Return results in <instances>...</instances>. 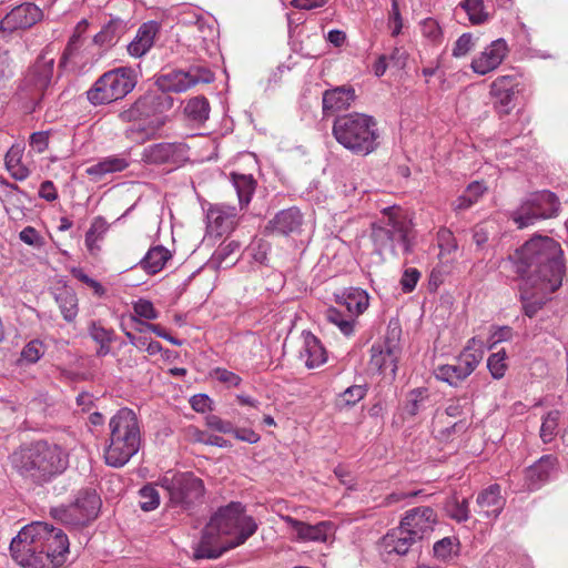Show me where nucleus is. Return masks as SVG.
<instances>
[{
    "instance_id": "1",
    "label": "nucleus",
    "mask_w": 568,
    "mask_h": 568,
    "mask_svg": "<svg viewBox=\"0 0 568 568\" xmlns=\"http://www.w3.org/2000/svg\"><path fill=\"white\" fill-rule=\"evenodd\" d=\"M524 284L560 287L566 272L561 245L549 236L536 235L508 255Z\"/></svg>"
},
{
    "instance_id": "2",
    "label": "nucleus",
    "mask_w": 568,
    "mask_h": 568,
    "mask_svg": "<svg viewBox=\"0 0 568 568\" xmlns=\"http://www.w3.org/2000/svg\"><path fill=\"white\" fill-rule=\"evenodd\" d=\"M69 546L62 529L36 521L24 526L11 540L10 552L24 568H60L67 560Z\"/></svg>"
},
{
    "instance_id": "3",
    "label": "nucleus",
    "mask_w": 568,
    "mask_h": 568,
    "mask_svg": "<svg viewBox=\"0 0 568 568\" xmlns=\"http://www.w3.org/2000/svg\"><path fill=\"white\" fill-rule=\"evenodd\" d=\"M257 528L255 519L246 515L245 507L240 501H231L211 517L194 556L197 559H216L243 545Z\"/></svg>"
},
{
    "instance_id": "4",
    "label": "nucleus",
    "mask_w": 568,
    "mask_h": 568,
    "mask_svg": "<svg viewBox=\"0 0 568 568\" xmlns=\"http://www.w3.org/2000/svg\"><path fill=\"white\" fill-rule=\"evenodd\" d=\"M12 467L24 479L43 485L61 475L69 464L68 454L58 445L38 442L13 453Z\"/></svg>"
},
{
    "instance_id": "5",
    "label": "nucleus",
    "mask_w": 568,
    "mask_h": 568,
    "mask_svg": "<svg viewBox=\"0 0 568 568\" xmlns=\"http://www.w3.org/2000/svg\"><path fill=\"white\" fill-rule=\"evenodd\" d=\"M172 106L173 98L171 95L158 90H150L129 108L120 111L118 118L123 123H133L125 130L128 139L145 141L153 138L164 124V120L160 115Z\"/></svg>"
},
{
    "instance_id": "6",
    "label": "nucleus",
    "mask_w": 568,
    "mask_h": 568,
    "mask_svg": "<svg viewBox=\"0 0 568 568\" xmlns=\"http://www.w3.org/2000/svg\"><path fill=\"white\" fill-rule=\"evenodd\" d=\"M335 140L353 154L365 156L379 146V131L374 116L353 112L334 120Z\"/></svg>"
},
{
    "instance_id": "7",
    "label": "nucleus",
    "mask_w": 568,
    "mask_h": 568,
    "mask_svg": "<svg viewBox=\"0 0 568 568\" xmlns=\"http://www.w3.org/2000/svg\"><path fill=\"white\" fill-rule=\"evenodd\" d=\"M110 444L104 458L109 466L119 468L133 457L141 444V434L135 413L130 408H121L110 419Z\"/></svg>"
},
{
    "instance_id": "8",
    "label": "nucleus",
    "mask_w": 568,
    "mask_h": 568,
    "mask_svg": "<svg viewBox=\"0 0 568 568\" xmlns=\"http://www.w3.org/2000/svg\"><path fill=\"white\" fill-rule=\"evenodd\" d=\"M159 485L168 493L169 506L183 511H193L203 504L205 486L201 478L191 471L163 476Z\"/></svg>"
},
{
    "instance_id": "9",
    "label": "nucleus",
    "mask_w": 568,
    "mask_h": 568,
    "mask_svg": "<svg viewBox=\"0 0 568 568\" xmlns=\"http://www.w3.org/2000/svg\"><path fill=\"white\" fill-rule=\"evenodd\" d=\"M134 71L130 68H116L103 73L87 92L93 105L109 104L123 99L135 87Z\"/></svg>"
},
{
    "instance_id": "10",
    "label": "nucleus",
    "mask_w": 568,
    "mask_h": 568,
    "mask_svg": "<svg viewBox=\"0 0 568 568\" xmlns=\"http://www.w3.org/2000/svg\"><path fill=\"white\" fill-rule=\"evenodd\" d=\"M101 498L95 489H81L74 501L67 506L51 508V516L70 526H84L98 517Z\"/></svg>"
},
{
    "instance_id": "11",
    "label": "nucleus",
    "mask_w": 568,
    "mask_h": 568,
    "mask_svg": "<svg viewBox=\"0 0 568 568\" xmlns=\"http://www.w3.org/2000/svg\"><path fill=\"white\" fill-rule=\"evenodd\" d=\"M560 202L557 195L548 190L531 193L521 205L514 211L513 220L519 229L527 227L540 219L557 215Z\"/></svg>"
},
{
    "instance_id": "12",
    "label": "nucleus",
    "mask_w": 568,
    "mask_h": 568,
    "mask_svg": "<svg viewBox=\"0 0 568 568\" xmlns=\"http://www.w3.org/2000/svg\"><path fill=\"white\" fill-rule=\"evenodd\" d=\"M53 64V59L47 60L44 57H40L28 70L19 85V94L21 99L29 100L32 104V111L40 103L44 91L51 83Z\"/></svg>"
},
{
    "instance_id": "13",
    "label": "nucleus",
    "mask_w": 568,
    "mask_h": 568,
    "mask_svg": "<svg viewBox=\"0 0 568 568\" xmlns=\"http://www.w3.org/2000/svg\"><path fill=\"white\" fill-rule=\"evenodd\" d=\"M371 237L379 250L394 248V243L399 242L405 253L410 252L408 224L393 215H389L383 225L373 224Z\"/></svg>"
},
{
    "instance_id": "14",
    "label": "nucleus",
    "mask_w": 568,
    "mask_h": 568,
    "mask_svg": "<svg viewBox=\"0 0 568 568\" xmlns=\"http://www.w3.org/2000/svg\"><path fill=\"white\" fill-rule=\"evenodd\" d=\"M483 351H471L467 346L456 359V364L440 365L436 368L435 375L438 379L457 386L459 382L469 376L483 359Z\"/></svg>"
},
{
    "instance_id": "15",
    "label": "nucleus",
    "mask_w": 568,
    "mask_h": 568,
    "mask_svg": "<svg viewBox=\"0 0 568 568\" xmlns=\"http://www.w3.org/2000/svg\"><path fill=\"white\" fill-rule=\"evenodd\" d=\"M189 148L184 143L161 142L143 149L141 160L146 164H175L180 165L187 159Z\"/></svg>"
},
{
    "instance_id": "16",
    "label": "nucleus",
    "mask_w": 568,
    "mask_h": 568,
    "mask_svg": "<svg viewBox=\"0 0 568 568\" xmlns=\"http://www.w3.org/2000/svg\"><path fill=\"white\" fill-rule=\"evenodd\" d=\"M399 329L392 328L389 335L382 344H374L371 348V366L379 373L387 369L395 374L397 371V359L399 354L398 335Z\"/></svg>"
},
{
    "instance_id": "17",
    "label": "nucleus",
    "mask_w": 568,
    "mask_h": 568,
    "mask_svg": "<svg viewBox=\"0 0 568 568\" xmlns=\"http://www.w3.org/2000/svg\"><path fill=\"white\" fill-rule=\"evenodd\" d=\"M490 97L495 111L500 115H508L515 108V97L519 93V82L514 75H501L490 84Z\"/></svg>"
},
{
    "instance_id": "18",
    "label": "nucleus",
    "mask_w": 568,
    "mask_h": 568,
    "mask_svg": "<svg viewBox=\"0 0 568 568\" xmlns=\"http://www.w3.org/2000/svg\"><path fill=\"white\" fill-rule=\"evenodd\" d=\"M560 466L557 456L544 455L524 471L525 486L529 491L540 489L545 484L555 478Z\"/></svg>"
},
{
    "instance_id": "19",
    "label": "nucleus",
    "mask_w": 568,
    "mask_h": 568,
    "mask_svg": "<svg viewBox=\"0 0 568 568\" xmlns=\"http://www.w3.org/2000/svg\"><path fill=\"white\" fill-rule=\"evenodd\" d=\"M43 14L34 3L26 2L14 7L0 21L2 32L12 33L19 29H28L42 19Z\"/></svg>"
},
{
    "instance_id": "20",
    "label": "nucleus",
    "mask_w": 568,
    "mask_h": 568,
    "mask_svg": "<svg viewBox=\"0 0 568 568\" xmlns=\"http://www.w3.org/2000/svg\"><path fill=\"white\" fill-rule=\"evenodd\" d=\"M559 287L545 286V285H531L520 283L519 294L520 302L523 304V312L528 317H534L550 300V295L556 292Z\"/></svg>"
},
{
    "instance_id": "21",
    "label": "nucleus",
    "mask_w": 568,
    "mask_h": 568,
    "mask_svg": "<svg viewBox=\"0 0 568 568\" xmlns=\"http://www.w3.org/2000/svg\"><path fill=\"white\" fill-rule=\"evenodd\" d=\"M508 53V45L504 39L493 41L479 57L471 61V69L475 73L485 75L497 69Z\"/></svg>"
},
{
    "instance_id": "22",
    "label": "nucleus",
    "mask_w": 568,
    "mask_h": 568,
    "mask_svg": "<svg viewBox=\"0 0 568 568\" xmlns=\"http://www.w3.org/2000/svg\"><path fill=\"white\" fill-rule=\"evenodd\" d=\"M437 523V515L430 507H416L408 510L405 517L400 520L404 529H409L414 536L420 540L424 536L433 531Z\"/></svg>"
},
{
    "instance_id": "23",
    "label": "nucleus",
    "mask_w": 568,
    "mask_h": 568,
    "mask_svg": "<svg viewBox=\"0 0 568 568\" xmlns=\"http://www.w3.org/2000/svg\"><path fill=\"white\" fill-rule=\"evenodd\" d=\"M356 100L355 90L352 85H339L323 92V114L329 115L347 110Z\"/></svg>"
},
{
    "instance_id": "24",
    "label": "nucleus",
    "mask_w": 568,
    "mask_h": 568,
    "mask_svg": "<svg viewBox=\"0 0 568 568\" xmlns=\"http://www.w3.org/2000/svg\"><path fill=\"white\" fill-rule=\"evenodd\" d=\"M283 519L287 525L292 527V529L296 532L297 539L301 541L324 542L326 541L328 532L333 526L329 521H321L316 525H310L291 516H285Z\"/></svg>"
},
{
    "instance_id": "25",
    "label": "nucleus",
    "mask_w": 568,
    "mask_h": 568,
    "mask_svg": "<svg viewBox=\"0 0 568 568\" xmlns=\"http://www.w3.org/2000/svg\"><path fill=\"white\" fill-rule=\"evenodd\" d=\"M303 223V216L298 209L290 207L280 211L266 225V231L280 235H288L300 231Z\"/></svg>"
},
{
    "instance_id": "26",
    "label": "nucleus",
    "mask_w": 568,
    "mask_h": 568,
    "mask_svg": "<svg viewBox=\"0 0 568 568\" xmlns=\"http://www.w3.org/2000/svg\"><path fill=\"white\" fill-rule=\"evenodd\" d=\"M417 540H420L417 536H414L409 529H404V525L399 526L383 538L385 549L388 554L406 555Z\"/></svg>"
},
{
    "instance_id": "27",
    "label": "nucleus",
    "mask_w": 568,
    "mask_h": 568,
    "mask_svg": "<svg viewBox=\"0 0 568 568\" xmlns=\"http://www.w3.org/2000/svg\"><path fill=\"white\" fill-rule=\"evenodd\" d=\"M158 32V22L149 21L143 23L138 29L135 38L128 44L130 55L135 58L144 55L152 48Z\"/></svg>"
},
{
    "instance_id": "28",
    "label": "nucleus",
    "mask_w": 568,
    "mask_h": 568,
    "mask_svg": "<svg viewBox=\"0 0 568 568\" xmlns=\"http://www.w3.org/2000/svg\"><path fill=\"white\" fill-rule=\"evenodd\" d=\"M335 302L347 310L349 317H357L368 307V294L362 288L349 287L335 294Z\"/></svg>"
},
{
    "instance_id": "29",
    "label": "nucleus",
    "mask_w": 568,
    "mask_h": 568,
    "mask_svg": "<svg viewBox=\"0 0 568 568\" xmlns=\"http://www.w3.org/2000/svg\"><path fill=\"white\" fill-rule=\"evenodd\" d=\"M190 77L187 70H172L161 74L156 79L155 84L158 85L159 92L166 94H169V92L181 93L192 88Z\"/></svg>"
},
{
    "instance_id": "30",
    "label": "nucleus",
    "mask_w": 568,
    "mask_h": 568,
    "mask_svg": "<svg viewBox=\"0 0 568 568\" xmlns=\"http://www.w3.org/2000/svg\"><path fill=\"white\" fill-rule=\"evenodd\" d=\"M241 244L237 241H223L213 253L210 263L216 268H227L236 263Z\"/></svg>"
},
{
    "instance_id": "31",
    "label": "nucleus",
    "mask_w": 568,
    "mask_h": 568,
    "mask_svg": "<svg viewBox=\"0 0 568 568\" xmlns=\"http://www.w3.org/2000/svg\"><path fill=\"white\" fill-rule=\"evenodd\" d=\"M300 354L308 368L317 367L326 362L325 348L312 333L304 335V346Z\"/></svg>"
},
{
    "instance_id": "32",
    "label": "nucleus",
    "mask_w": 568,
    "mask_h": 568,
    "mask_svg": "<svg viewBox=\"0 0 568 568\" xmlns=\"http://www.w3.org/2000/svg\"><path fill=\"white\" fill-rule=\"evenodd\" d=\"M476 501L487 517H497L504 506L499 485H490L478 495Z\"/></svg>"
},
{
    "instance_id": "33",
    "label": "nucleus",
    "mask_w": 568,
    "mask_h": 568,
    "mask_svg": "<svg viewBox=\"0 0 568 568\" xmlns=\"http://www.w3.org/2000/svg\"><path fill=\"white\" fill-rule=\"evenodd\" d=\"M172 257L171 252L162 245L151 247L140 261L141 267L150 275L163 270L166 262Z\"/></svg>"
},
{
    "instance_id": "34",
    "label": "nucleus",
    "mask_w": 568,
    "mask_h": 568,
    "mask_svg": "<svg viewBox=\"0 0 568 568\" xmlns=\"http://www.w3.org/2000/svg\"><path fill=\"white\" fill-rule=\"evenodd\" d=\"M129 166V161L121 156H108L100 162L87 168L88 175L95 180H101L104 175L115 172H122Z\"/></svg>"
},
{
    "instance_id": "35",
    "label": "nucleus",
    "mask_w": 568,
    "mask_h": 568,
    "mask_svg": "<svg viewBox=\"0 0 568 568\" xmlns=\"http://www.w3.org/2000/svg\"><path fill=\"white\" fill-rule=\"evenodd\" d=\"M184 114L192 122L204 123L210 114L209 100L203 95L190 99L184 106Z\"/></svg>"
},
{
    "instance_id": "36",
    "label": "nucleus",
    "mask_w": 568,
    "mask_h": 568,
    "mask_svg": "<svg viewBox=\"0 0 568 568\" xmlns=\"http://www.w3.org/2000/svg\"><path fill=\"white\" fill-rule=\"evenodd\" d=\"M234 189L237 193L241 207L247 205L256 187V181L252 175L232 173Z\"/></svg>"
},
{
    "instance_id": "37",
    "label": "nucleus",
    "mask_w": 568,
    "mask_h": 568,
    "mask_svg": "<svg viewBox=\"0 0 568 568\" xmlns=\"http://www.w3.org/2000/svg\"><path fill=\"white\" fill-rule=\"evenodd\" d=\"M55 301L59 304L63 318L67 322H72L78 315V298L75 293L68 287L59 288L55 293Z\"/></svg>"
},
{
    "instance_id": "38",
    "label": "nucleus",
    "mask_w": 568,
    "mask_h": 568,
    "mask_svg": "<svg viewBox=\"0 0 568 568\" xmlns=\"http://www.w3.org/2000/svg\"><path fill=\"white\" fill-rule=\"evenodd\" d=\"M207 220L210 226L222 235L230 232L234 227V214L225 213L220 207H212L207 212Z\"/></svg>"
},
{
    "instance_id": "39",
    "label": "nucleus",
    "mask_w": 568,
    "mask_h": 568,
    "mask_svg": "<svg viewBox=\"0 0 568 568\" xmlns=\"http://www.w3.org/2000/svg\"><path fill=\"white\" fill-rule=\"evenodd\" d=\"M459 7L467 13L471 24H483L489 19L484 0H463Z\"/></svg>"
},
{
    "instance_id": "40",
    "label": "nucleus",
    "mask_w": 568,
    "mask_h": 568,
    "mask_svg": "<svg viewBox=\"0 0 568 568\" xmlns=\"http://www.w3.org/2000/svg\"><path fill=\"white\" fill-rule=\"evenodd\" d=\"M445 510L446 514L457 523H464L469 519L468 500L466 498L463 500H459L455 496L448 498L445 503Z\"/></svg>"
},
{
    "instance_id": "41",
    "label": "nucleus",
    "mask_w": 568,
    "mask_h": 568,
    "mask_svg": "<svg viewBox=\"0 0 568 568\" xmlns=\"http://www.w3.org/2000/svg\"><path fill=\"white\" fill-rule=\"evenodd\" d=\"M105 231L106 226L104 220L102 217L94 219L90 229L85 233V246L91 254H95L100 251L97 242L102 239Z\"/></svg>"
},
{
    "instance_id": "42",
    "label": "nucleus",
    "mask_w": 568,
    "mask_h": 568,
    "mask_svg": "<svg viewBox=\"0 0 568 568\" xmlns=\"http://www.w3.org/2000/svg\"><path fill=\"white\" fill-rule=\"evenodd\" d=\"M140 507L144 511H151L159 507L160 495L155 487L151 484L144 485L140 491Z\"/></svg>"
},
{
    "instance_id": "43",
    "label": "nucleus",
    "mask_w": 568,
    "mask_h": 568,
    "mask_svg": "<svg viewBox=\"0 0 568 568\" xmlns=\"http://www.w3.org/2000/svg\"><path fill=\"white\" fill-rule=\"evenodd\" d=\"M326 318L328 322L335 324L343 334L351 335L353 332L354 317L346 318L343 313L335 308L329 307L326 311Z\"/></svg>"
},
{
    "instance_id": "44",
    "label": "nucleus",
    "mask_w": 568,
    "mask_h": 568,
    "mask_svg": "<svg viewBox=\"0 0 568 568\" xmlns=\"http://www.w3.org/2000/svg\"><path fill=\"white\" fill-rule=\"evenodd\" d=\"M427 399V389L425 388H416L413 389L407 397V403L405 405V412L409 416H415L418 412L424 408V402Z\"/></svg>"
},
{
    "instance_id": "45",
    "label": "nucleus",
    "mask_w": 568,
    "mask_h": 568,
    "mask_svg": "<svg viewBox=\"0 0 568 568\" xmlns=\"http://www.w3.org/2000/svg\"><path fill=\"white\" fill-rule=\"evenodd\" d=\"M559 416L560 413L558 410H551L544 418L540 427V438L544 443H550L556 435Z\"/></svg>"
},
{
    "instance_id": "46",
    "label": "nucleus",
    "mask_w": 568,
    "mask_h": 568,
    "mask_svg": "<svg viewBox=\"0 0 568 568\" xmlns=\"http://www.w3.org/2000/svg\"><path fill=\"white\" fill-rule=\"evenodd\" d=\"M366 387L363 385H353L346 388L338 397L337 405L353 406L366 395Z\"/></svg>"
},
{
    "instance_id": "47",
    "label": "nucleus",
    "mask_w": 568,
    "mask_h": 568,
    "mask_svg": "<svg viewBox=\"0 0 568 568\" xmlns=\"http://www.w3.org/2000/svg\"><path fill=\"white\" fill-rule=\"evenodd\" d=\"M487 367L495 379L504 377L507 369L505 349L491 354L487 359Z\"/></svg>"
},
{
    "instance_id": "48",
    "label": "nucleus",
    "mask_w": 568,
    "mask_h": 568,
    "mask_svg": "<svg viewBox=\"0 0 568 568\" xmlns=\"http://www.w3.org/2000/svg\"><path fill=\"white\" fill-rule=\"evenodd\" d=\"M88 331L91 338L98 344L113 342V329L105 328L99 321H92L89 324Z\"/></svg>"
},
{
    "instance_id": "49",
    "label": "nucleus",
    "mask_w": 568,
    "mask_h": 568,
    "mask_svg": "<svg viewBox=\"0 0 568 568\" xmlns=\"http://www.w3.org/2000/svg\"><path fill=\"white\" fill-rule=\"evenodd\" d=\"M44 355V345L39 339L29 342L21 352V357L30 364L37 363Z\"/></svg>"
},
{
    "instance_id": "50",
    "label": "nucleus",
    "mask_w": 568,
    "mask_h": 568,
    "mask_svg": "<svg viewBox=\"0 0 568 568\" xmlns=\"http://www.w3.org/2000/svg\"><path fill=\"white\" fill-rule=\"evenodd\" d=\"M191 81V85L194 87L197 83L209 84L214 81V73L206 67L191 65L187 70Z\"/></svg>"
},
{
    "instance_id": "51",
    "label": "nucleus",
    "mask_w": 568,
    "mask_h": 568,
    "mask_svg": "<svg viewBox=\"0 0 568 568\" xmlns=\"http://www.w3.org/2000/svg\"><path fill=\"white\" fill-rule=\"evenodd\" d=\"M133 310L139 317H143L145 320H155L159 316V313L154 308L152 302L148 300L140 298L133 304Z\"/></svg>"
},
{
    "instance_id": "52",
    "label": "nucleus",
    "mask_w": 568,
    "mask_h": 568,
    "mask_svg": "<svg viewBox=\"0 0 568 568\" xmlns=\"http://www.w3.org/2000/svg\"><path fill=\"white\" fill-rule=\"evenodd\" d=\"M438 245L442 251L447 253L454 252L457 250V242L452 231L448 229H440L437 234Z\"/></svg>"
},
{
    "instance_id": "53",
    "label": "nucleus",
    "mask_w": 568,
    "mask_h": 568,
    "mask_svg": "<svg viewBox=\"0 0 568 568\" xmlns=\"http://www.w3.org/2000/svg\"><path fill=\"white\" fill-rule=\"evenodd\" d=\"M474 47L473 36L470 33H463L455 42L453 55L460 58L466 55Z\"/></svg>"
},
{
    "instance_id": "54",
    "label": "nucleus",
    "mask_w": 568,
    "mask_h": 568,
    "mask_svg": "<svg viewBox=\"0 0 568 568\" xmlns=\"http://www.w3.org/2000/svg\"><path fill=\"white\" fill-rule=\"evenodd\" d=\"M205 423L207 427H210L211 429L223 434H232V432L234 430V426L231 422L224 420L216 415L206 416Z\"/></svg>"
},
{
    "instance_id": "55",
    "label": "nucleus",
    "mask_w": 568,
    "mask_h": 568,
    "mask_svg": "<svg viewBox=\"0 0 568 568\" xmlns=\"http://www.w3.org/2000/svg\"><path fill=\"white\" fill-rule=\"evenodd\" d=\"M420 277V273L417 268H407L405 270L402 280L400 285L402 290L405 293L412 292L415 287Z\"/></svg>"
},
{
    "instance_id": "56",
    "label": "nucleus",
    "mask_w": 568,
    "mask_h": 568,
    "mask_svg": "<svg viewBox=\"0 0 568 568\" xmlns=\"http://www.w3.org/2000/svg\"><path fill=\"white\" fill-rule=\"evenodd\" d=\"M454 540L450 537H445L435 542L433 550L435 557L439 559H447L453 551Z\"/></svg>"
},
{
    "instance_id": "57",
    "label": "nucleus",
    "mask_w": 568,
    "mask_h": 568,
    "mask_svg": "<svg viewBox=\"0 0 568 568\" xmlns=\"http://www.w3.org/2000/svg\"><path fill=\"white\" fill-rule=\"evenodd\" d=\"M72 275L78 278L80 282L87 284L88 286L92 287L94 293L98 296H102L105 293L104 287L95 280L91 278L89 275H87L81 268H73Z\"/></svg>"
},
{
    "instance_id": "58",
    "label": "nucleus",
    "mask_w": 568,
    "mask_h": 568,
    "mask_svg": "<svg viewBox=\"0 0 568 568\" xmlns=\"http://www.w3.org/2000/svg\"><path fill=\"white\" fill-rule=\"evenodd\" d=\"M195 439H196V442L205 444V445H212V446H217V447H230L231 446L230 442L224 439L223 437L216 436V435H209L201 430H196Z\"/></svg>"
},
{
    "instance_id": "59",
    "label": "nucleus",
    "mask_w": 568,
    "mask_h": 568,
    "mask_svg": "<svg viewBox=\"0 0 568 568\" xmlns=\"http://www.w3.org/2000/svg\"><path fill=\"white\" fill-rule=\"evenodd\" d=\"M19 237L26 244L32 245V246H36V247H40L43 244V239L37 232V230L34 227H32V226L24 227L20 232Z\"/></svg>"
},
{
    "instance_id": "60",
    "label": "nucleus",
    "mask_w": 568,
    "mask_h": 568,
    "mask_svg": "<svg viewBox=\"0 0 568 568\" xmlns=\"http://www.w3.org/2000/svg\"><path fill=\"white\" fill-rule=\"evenodd\" d=\"M422 31L426 38L435 42L439 41V39L442 38V29L439 24L433 19H426L423 22Z\"/></svg>"
},
{
    "instance_id": "61",
    "label": "nucleus",
    "mask_w": 568,
    "mask_h": 568,
    "mask_svg": "<svg viewBox=\"0 0 568 568\" xmlns=\"http://www.w3.org/2000/svg\"><path fill=\"white\" fill-rule=\"evenodd\" d=\"M467 405L468 400L466 397L455 398L449 402L445 412L450 417H462Z\"/></svg>"
},
{
    "instance_id": "62",
    "label": "nucleus",
    "mask_w": 568,
    "mask_h": 568,
    "mask_svg": "<svg viewBox=\"0 0 568 568\" xmlns=\"http://www.w3.org/2000/svg\"><path fill=\"white\" fill-rule=\"evenodd\" d=\"M22 161V149L19 145H12L4 156V165L7 170L14 169L21 164Z\"/></svg>"
},
{
    "instance_id": "63",
    "label": "nucleus",
    "mask_w": 568,
    "mask_h": 568,
    "mask_svg": "<svg viewBox=\"0 0 568 568\" xmlns=\"http://www.w3.org/2000/svg\"><path fill=\"white\" fill-rule=\"evenodd\" d=\"M126 23L124 20L116 18L110 20V22L103 28L104 31H108V36L112 39L114 43L120 34L125 30Z\"/></svg>"
},
{
    "instance_id": "64",
    "label": "nucleus",
    "mask_w": 568,
    "mask_h": 568,
    "mask_svg": "<svg viewBox=\"0 0 568 568\" xmlns=\"http://www.w3.org/2000/svg\"><path fill=\"white\" fill-rule=\"evenodd\" d=\"M30 145L38 152L42 153L49 145V134L44 131L33 132L30 135Z\"/></svg>"
}]
</instances>
